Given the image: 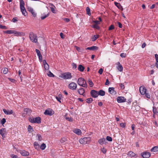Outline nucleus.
Here are the masks:
<instances>
[{"mask_svg":"<svg viewBox=\"0 0 158 158\" xmlns=\"http://www.w3.org/2000/svg\"><path fill=\"white\" fill-rule=\"evenodd\" d=\"M11 157L12 158H18L17 156L16 155H14V154L11 155Z\"/></svg>","mask_w":158,"mask_h":158,"instance_id":"nucleus-64","label":"nucleus"},{"mask_svg":"<svg viewBox=\"0 0 158 158\" xmlns=\"http://www.w3.org/2000/svg\"><path fill=\"white\" fill-rule=\"evenodd\" d=\"M20 9L23 8L24 9L25 3L24 1L23 0H20Z\"/></svg>","mask_w":158,"mask_h":158,"instance_id":"nucleus-19","label":"nucleus"},{"mask_svg":"<svg viewBox=\"0 0 158 158\" xmlns=\"http://www.w3.org/2000/svg\"><path fill=\"white\" fill-rule=\"evenodd\" d=\"M93 22L95 24L98 25L100 24V22L98 20L93 21Z\"/></svg>","mask_w":158,"mask_h":158,"instance_id":"nucleus-56","label":"nucleus"},{"mask_svg":"<svg viewBox=\"0 0 158 158\" xmlns=\"http://www.w3.org/2000/svg\"><path fill=\"white\" fill-rule=\"evenodd\" d=\"M106 139L107 140L110 142L112 141V138L109 136H107L106 138Z\"/></svg>","mask_w":158,"mask_h":158,"instance_id":"nucleus-42","label":"nucleus"},{"mask_svg":"<svg viewBox=\"0 0 158 158\" xmlns=\"http://www.w3.org/2000/svg\"><path fill=\"white\" fill-rule=\"evenodd\" d=\"M60 36L61 37V38L62 39H64V34L62 32H61L60 33Z\"/></svg>","mask_w":158,"mask_h":158,"instance_id":"nucleus-58","label":"nucleus"},{"mask_svg":"<svg viewBox=\"0 0 158 158\" xmlns=\"http://www.w3.org/2000/svg\"><path fill=\"white\" fill-rule=\"evenodd\" d=\"M86 11L87 14L89 16H90L91 13L90 12V9L89 7H87L86 8Z\"/></svg>","mask_w":158,"mask_h":158,"instance_id":"nucleus-31","label":"nucleus"},{"mask_svg":"<svg viewBox=\"0 0 158 158\" xmlns=\"http://www.w3.org/2000/svg\"><path fill=\"white\" fill-rule=\"evenodd\" d=\"M21 154L23 156H28L29 154V152L27 151L23 150L21 152Z\"/></svg>","mask_w":158,"mask_h":158,"instance_id":"nucleus-21","label":"nucleus"},{"mask_svg":"<svg viewBox=\"0 0 158 158\" xmlns=\"http://www.w3.org/2000/svg\"><path fill=\"white\" fill-rule=\"evenodd\" d=\"M54 113V112L52 109L46 110L44 112V114L45 115H48L50 116L52 115Z\"/></svg>","mask_w":158,"mask_h":158,"instance_id":"nucleus-8","label":"nucleus"},{"mask_svg":"<svg viewBox=\"0 0 158 158\" xmlns=\"http://www.w3.org/2000/svg\"><path fill=\"white\" fill-rule=\"evenodd\" d=\"M46 147V144L44 143H43L41 145L40 147V148L42 150H44L45 148Z\"/></svg>","mask_w":158,"mask_h":158,"instance_id":"nucleus-36","label":"nucleus"},{"mask_svg":"<svg viewBox=\"0 0 158 158\" xmlns=\"http://www.w3.org/2000/svg\"><path fill=\"white\" fill-rule=\"evenodd\" d=\"M121 127L123 128H124L126 126V124L124 123H122L120 124Z\"/></svg>","mask_w":158,"mask_h":158,"instance_id":"nucleus-54","label":"nucleus"},{"mask_svg":"<svg viewBox=\"0 0 158 158\" xmlns=\"http://www.w3.org/2000/svg\"><path fill=\"white\" fill-rule=\"evenodd\" d=\"M91 96L94 98H96L98 95V92L94 90H92L90 92Z\"/></svg>","mask_w":158,"mask_h":158,"instance_id":"nucleus-9","label":"nucleus"},{"mask_svg":"<svg viewBox=\"0 0 158 158\" xmlns=\"http://www.w3.org/2000/svg\"><path fill=\"white\" fill-rule=\"evenodd\" d=\"M117 101L119 103L124 102L126 101V99L123 97H118L117 98Z\"/></svg>","mask_w":158,"mask_h":158,"instance_id":"nucleus-12","label":"nucleus"},{"mask_svg":"<svg viewBox=\"0 0 158 158\" xmlns=\"http://www.w3.org/2000/svg\"><path fill=\"white\" fill-rule=\"evenodd\" d=\"M6 122V119L5 118H3L1 121V123L3 126V124Z\"/></svg>","mask_w":158,"mask_h":158,"instance_id":"nucleus-41","label":"nucleus"},{"mask_svg":"<svg viewBox=\"0 0 158 158\" xmlns=\"http://www.w3.org/2000/svg\"><path fill=\"white\" fill-rule=\"evenodd\" d=\"M25 112H26V114L29 115L31 114V109H25Z\"/></svg>","mask_w":158,"mask_h":158,"instance_id":"nucleus-34","label":"nucleus"},{"mask_svg":"<svg viewBox=\"0 0 158 158\" xmlns=\"http://www.w3.org/2000/svg\"><path fill=\"white\" fill-rule=\"evenodd\" d=\"M98 38V35H95L92 38V40L93 41H95Z\"/></svg>","mask_w":158,"mask_h":158,"instance_id":"nucleus-32","label":"nucleus"},{"mask_svg":"<svg viewBox=\"0 0 158 158\" xmlns=\"http://www.w3.org/2000/svg\"><path fill=\"white\" fill-rule=\"evenodd\" d=\"M77 86V84L73 82L71 83L69 85V88L73 90L76 89Z\"/></svg>","mask_w":158,"mask_h":158,"instance_id":"nucleus-7","label":"nucleus"},{"mask_svg":"<svg viewBox=\"0 0 158 158\" xmlns=\"http://www.w3.org/2000/svg\"><path fill=\"white\" fill-rule=\"evenodd\" d=\"M75 48H76V49L78 52H82L81 49L79 47H77V46H75Z\"/></svg>","mask_w":158,"mask_h":158,"instance_id":"nucleus-47","label":"nucleus"},{"mask_svg":"<svg viewBox=\"0 0 158 158\" xmlns=\"http://www.w3.org/2000/svg\"><path fill=\"white\" fill-rule=\"evenodd\" d=\"M98 72V73L100 74H102V72H103V69H102V68L100 69H99Z\"/></svg>","mask_w":158,"mask_h":158,"instance_id":"nucleus-57","label":"nucleus"},{"mask_svg":"<svg viewBox=\"0 0 158 158\" xmlns=\"http://www.w3.org/2000/svg\"><path fill=\"white\" fill-rule=\"evenodd\" d=\"M8 71V69L7 68H4L3 70V73L4 74H6L7 73Z\"/></svg>","mask_w":158,"mask_h":158,"instance_id":"nucleus-44","label":"nucleus"},{"mask_svg":"<svg viewBox=\"0 0 158 158\" xmlns=\"http://www.w3.org/2000/svg\"><path fill=\"white\" fill-rule=\"evenodd\" d=\"M3 110L6 114H13V111L10 109H3Z\"/></svg>","mask_w":158,"mask_h":158,"instance_id":"nucleus-14","label":"nucleus"},{"mask_svg":"<svg viewBox=\"0 0 158 158\" xmlns=\"http://www.w3.org/2000/svg\"><path fill=\"white\" fill-rule=\"evenodd\" d=\"M44 67L45 70H48L49 69V65L48 64H44Z\"/></svg>","mask_w":158,"mask_h":158,"instance_id":"nucleus-46","label":"nucleus"},{"mask_svg":"<svg viewBox=\"0 0 158 158\" xmlns=\"http://www.w3.org/2000/svg\"><path fill=\"white\" fill-rule=\"evenodd\" d=\"M37 139L39 141H40L41 140V136L40 134H38L37 135Z\"/></svg>","mask_w":158,"mask_h":158,"instance_id":"nucleus-52","label":"nucleus"},{"mask_svg":"<svg viewBox=\"0 0 158 158\" xmlns=\"http://www.w3.org/2000/svg\"><path fill=\"white\" fill-rule=\"evenodd\" d=\"M118 24L119 27L120 28H122L123 26L122 23L119 22H118Z\"/></svg>","mask_w":158,"mask_h":158,"instance_id":"nucleus-62","label":"nucleus"},{"mask_svg":"<svg viewBox=\"0 0 158 158\" xmlns=\"http://www.w3.org/2000/svg\"><path fill=\"white\" fill-rule=\"evenodd\" d=\"M157 109H152V110L154 114L158 115V112L157 111Z\"/></svg>","mask_w":158,"mask_h":158,"instance_id":"nucleus-48","label":"nucleus"},{"mask_svg":"<svg viewBox=\"0 0 158 158\" xmlns=\"http://www.w3.org/2000/svg\"><path fill=\"white\" fill-rule=\"evenodd\" d=\"M151 152H158V146H155L152 148L151 150Z\"/></svg>","mask_w":158,"mask_h":158,"instance_id":"nucleus-26","label":"nucleus"},{"mask_svg":"<svg viewBox=\"0 0 158 158\" xmlns=\"http://www.w3.org/2000/svg\"><path fill=\"white\" fill-rule=\"evenodd\" d=\"M93 27L94 28H95L97 29H99V27L98 26L97 24H94V25Z\"/></svg>","mask_w":158,"mask_h":158,"instance_id":"nucleus-55","label":"nucleus"},{"mask_svg":"<svg viewBox=\"0 0 158 158\" xmlns=\"http://www.w3.org/2000/svg\"><path fill=\"white\" fill-rule=\"evenodd\" d=\"M141 155L143 158H148L151 156V154L148 152H144Z\"/></svg>","mask_w":158,"mask_h":158,"instance_id":"nucleus-10","label":"nucleus"},{"mask_svg":"<svg viewBox=\"0 0 158 158\" xmlns=\"http://www.w3.org/2000/svg\"><path fill=\"white\" fill-rule=\"evenodd\" d=\"M63 20L66 22H68L70 21L69 19L68 18H64L63 19Z\"/></svg>","mask_w":158,"mask_h":158,"instance_id":"nucleus-61","label":"nucleus"},{"mask_svg":"<svg viewBox=\"0 0 158 158\" xmlns=\"http://www.w3.org/2000/svg\"><path fill=\"white\" fill-rule=\"evenodd\" d=\"M67 141V139L65 137H63L60 140V142L61 143H63Z\"/></svg>","mask_w":158,"mask_h":158,"instance_id":"nucleus-29","label":"nucleus"},{"mask_svg":"<svg viewBox=\"0 0 158 158\" xmlns=\"http://www.w3.org/2000/svg\"><path fill=\"white\" fill-rule=\"evenodd\" d=\"M114 28V26L113 25H110L109 28V30H111L113 29Z\"/></svg>","mask_w":158,"mask_h":158,"instance_id":"nucleus-51","label":"nucleus"},{"mask_svg":"<svg viewBox=\"0 0 158 158\" xmlns=\"http://www.w3.org/2000/svg\"><path fill=\"white\" fill-rule=\"evenodd\" d=\"M98 47L96 46H93L90 47H88L86 48V50H97L98 49Z\"/></svg>","mask_w":158,"mask_h":158,"instance_id":"nucleus-17","label":"nucleus"},{"mask_svg":"<svg viewBox=\"0 0 158 158\" xmlns=\"http://www.w3.org/2000/svg\"><path fill=\"white\" fill-rule=\"evenodd\" d=\"M84 69L85 67L81 64L79 65L78 67V70L81 72L84 71Z\"/></svg>","mask_w":158,"mask_h":158,"instance_id":"nucleus-23","label":"nucleus"},{"mask_svg":"<svg viewBox=\"0 0 158 158\" xmlns=\"http://www.w3.org/2000/svg\"><path fill=\"white\" fill-rule=\"evenodd\" d=\"M105 92L102 90H100L99 92H98V95H100L101 96H103L105 95Z\"/></svg>","mask_w":158,"mask_h":158,"instance_id":"nucleus-28","label":"nucleus"},{"mask_svg":"<svg viewBox=\"0 0 158 158\" xmlns=\"http://www.w3.org/2000/svg\"><path fill=\"white\" fill-rule=\"evenodd\" d=\"M139 91L140 94L142 95H145V96L148 98H150V95L146 93L147 89L144 87L140 86L139 88Z\"/></svg>","mask_w":158,"mask_h":158,"instance_id":"nucleus-1","label":"nucleus"},{"mask_svg":"<svg viewBox=\"0 0 158 158\" xmlns=\"http://www.w3.org/2000/svg\"><path fill=\"white\" fill-rule=\"evenodd\" d=\"M91 138L90 137H84L83 139H80L79 141L80 143L82 144H89Z\"/></svg>","mask_w":158,"mask_h":158,"instance_id":"nucleus-4","label":"nucleus"},{"mask_svg":"<svg viewBox=\"0 0 158 158\" xmlns=\"http://www.w3.org/2000/svg\"><path fill=\"white\" fill-rule=\"evenodd\" d=\"M0 28L2 29H7V27L4 26H2L0 24Z\"/></svg>","mask_w":158,"mask_h":158,"instance_id":"nucleus-49","label":"nucleus"},{"mask_svg":"<svg viewBox=\"0 0 158 158\" xmlns=\"http://www.w3.org/2000/svg\"><path fill=\"white\" fill-rule=\"evenodd\" d=\"M21 11L22 12V14L24 16H26L27 15V13L26 11V10L25 9V8H24V9L23 8H22L20 9Z\"/></svg>","mask_w":158,"mask_h":158,"instance_id":"nucleus-25","label":"nucleus"},{"mask_svg":"<svg viewBox=\"0 0 158 158\" xmlns=\"http://www.w3.org/2000/svg\"><path fill=\"white\" fill-rule=\"evenodd\" d=\"M66 119L70 122H72L73 121V119L71 117H66Z\"/></svg>","mask_w":158,"mask_h":158,"instance_id":"nucleus-45","label":"nucleus"},{"mask_svg":"<svg viewBox=\"0 0 158 158\" xmlns=\"http://www.w3.org/2000/svg\"><path fill=\"white\" fill-rule=\"evenodd\" d=\"M27 9L28 11L31 13L34 17H35L36 16V13L34 11L33 8L31 7H28Z\"/></svg>","mask_w":158,"mask_h":158,"instance_id":"nucleus-11","label":"nucleus"},{"mask_svg":"<svg viewBox=\"0 0 158 158\" xmlns=\"http://www.w3.org/2000/svg\"><path fill=\"white\" fill-rule=\"evenodd\" d=\"M34 146L35 148L36 149L38 150L39 148V145L37 142H34Z\"/></svg>","mask_w":158,"mask_h":158,"instance_id":"nucleus-30","label":"nucleus"},{"mask_svg":"<svg viewBox=\"0 0 158 158\" xmlns=\"http://www.w3.org/2000/svg\"><path fill=\"white\" fill-rule=\"evenodd\" d=\"M73 132L78 135H81V130L79 129H75L73 130Z\"/></svg>","mask_w":158,"mask_h":158,"instance_id":"nucleus-15","label":"nucleus"},{"mask_svg":"<svg viewBox=\"0 0 158 158\" xmlns=\"http://www.w3.org/2000/svg\"><path fill=\"white\" fill-rule=\"evenodd\" d=\"M120 56L122 57H125L126 56V54L124 53H122L120 54Z\"/></svg>","mask_w":158,"mask_h":158,"instance_id":"nucleus-53","label":"nucleus"},{"mask_svg":"<svg viewBox=\"0 0 158 158\" xmlns=\"http://www.w3.org/2000/svg\"><path fill=\"white\" fill-rule=\"evenodd\" d=\"M156 62H158V55L157 54H155V55Z\"/></svg>","mask_w":158,"mask_h":158,"instance_id":"nucleus-59","label":"nucleus"},{"mask_svg":"<svg viewBox=\"0 0 158 158\" xmlns=\"http://www.w3.org/2000/svg\"><path fill=\"white\" fill-rule=\"evenodd\" d=\"M117 69L120 72L122 71L123 70V67L121 64H120L118 66Z\"/></svg>","mask_w":158,"mask_h":158,"instance_id":"nucleus-37","label":"nucleus"},{"mask_svg":"<svg viewBox=\"0 0 158 158\" xmlns=\"http://www.w3.org/2000/svg\"><path fill=\"white\" fill-rule=\"evenodd\" d=\"M14 34H15V35L16 36L24 35H25V33H23L17 31L15 30V32L14 33Z\"/></svg>","mask_w":158,"mask_h":158,"instance_id":"nucleus-22","label":"nucleus"},{"mask_svg":"<svg viewBox=\"0 0 158 158\" xmlns=\"http://www.w3.org/2000/svg\"><path fill=\"white\" fill-rule=\"evenodd\" d=\"M106 140V139L105 138H102L99 139L98 141V142L101 145H102L105 143Z\"/></svg>","mask_w":158,"mask_h":158,"instance_id":"nucleus-18","label":"nucleus"},{"mask_svg":"<svg viewBox=\"0 0 158 158\" xmlns=\"http://www.w3.org/2000/svg\"><path fill=\"white\" fill-rule=\"evenodd\" d=\"M135 154L132 151L129 152L127 154V155L131 157L134 156Z\"/></svg>","mask_w":158,"mask_h":158,"instance_id":"nucleus-27","label":"nucleus"},{"mask_svg":"<svg viewBox=\"0 0 158 158\" xmlns=\"http://www.w3.org/2000/svg\"><path fill=\"white\" fill-rule=\"evenodd\" d=\"M29 121L32 123L40 124L41 122V118L40 117L35 118H29Z\"/></svg>","mask_w":158,"mask_h":158,"instance_id":"nucleus-3","label":"nucleus"},{"mask_svg":"<svg viewBox=\"0 0 158 158\" xmlns=\"http://www.w3.org/2000/svg\"><path fill=\"white\" fill-rule=\"evenodd\" d=\"M77 83L79 85L82 86V87L86 88L87 85L86 81L83 78L81 77L78 79Z\"/></svg>","mask_w":158,"mask_h":158,"instance_id":"nucleus-2","label":"nucleus"},{"mask_svg":"<svg viewBox=\"0 0 158 158\" xmlns=\"http://www.w3.org/2000/svg\"><path fill=\"white\" fill-rule=\"evenodd\" d=\"M119 85L122 89H124V88H125L124 86V85L122 83L120 84Z\"/></svg>","mask_w":158,"mask_h":158,"instance_id":"nucleus-60","label":"nucleus"},{"mask_svg":"<svg viewBox=\"0 0 158 158\" xmlns=\"http://www.w3.org/2000/svg\"><path fill=\"white\" fill-rule=\"evenodd\" d=\"M115 5L119 9L121 6L120 3L115 2H114Z\"/></svg>","mask_w":158,"mask_h":158,"instance_id":"nucleus-39","label":"nucleus"},{"mask_svg":"<svg viewBox=\"0 0 158 158\" xmlns=\"http://www.w3.org/2000/svg\"><path fill=\"white\" fill-rule=\"evenodd\" d=\"M49 16V14H47V15H45L44 16H41V19L43 20L48 17Z\"/></svg>","mask_w":158,"mask_h":158,"instance_id":"nucleus-43","label":"nucleus"},{"mask_svg":"<svg viewBox=\"0 0 158 158\" xmlns=\"http://www.w3.org/2000/svg\"><path fill=\"white\" fill-rule=\"evenodd\" d=\"M6 129L3 128L0 130V134L3 138L5 137V134L6 133Z\"/></svg>","mask_w":158,"mask_h":158,"instance_id":"nucleus-13","label":"nucleus"},{"mask_svg":"<svg viewBox=\"0 0 158 158\" xmlns=\"http://www.w3.org/2000/svg\"><path fill=\"white\" fill-rule=\"evenodd\" d=\"M88 83L90 87H92L93 86L94 84L92 82V81L90 79H89L88 80Z\"/></svg>","mask_w":158,"mask_h":158,"instance_id":"nucleus-38","label":"nucleus"},{"mask_svg":"<svg viewBox=\"0 0 158 158\" xmlns=\"http://www.w3.org/2000/svg\"><path fill=\"white\" fill-rule=\"evenodd\" d=\"M102 151L103 153L105 154L106 152V150L105 149L103 148L102 149Z\"/></svg>","mask_w":158,"mask_h":158,"instance_id":"nucleus-63","label":"nucleus"},{"mask_svg":"<svg viewBox=\"0 0 158 158\" xmlns=\"http://www.w3.org/2000/svg\"><path fill=\"white\" fill-rule=\"evenodd\" d=\"M114 87H110L108 89L109 92L112 94H115L116 92L114 90Z\"/></svg>","mask_w":158,"mask_h":158,"instance_id":"nucleus-16","label":"nucleus"},{"mask_svg":"<svg viewBox=\"0 0 158 158\" xmlns=\"http://www.w3.org/2000/svg\"><path fill=\"white\" fill-rule=\"evenodd\" d=\"M15 30H7L3 31V32L8 34H14Z\"/></svg>","mask_w":158,"mask_h":158,"instance_id":"nucleus-24","label":"nucleus"},{"mask_svg":"<svg viewBox=\"0 0 158 158\" xmlns=\"http://www.w3.org/2000/svg\"><path fill=\"white\" fill-rule=\"evenodd\" d=\"M93 101L92 98H89L87 99L86 100V102L88 103H91Z\"/></svg>","mask_w":158,"mask_h":158,"instance_id":"nucleus-35","label":"nucleus"},{"mask_svg":"<svg viewBox=\"0 0 158 158\" xmlns=\"http://www.w3.org/2000/svg\"><path fill=\"white\" fill-rule=\"evenodd\" d=\"M48 76L50 77H53L54 76V74L52 73L50 71L49 73L47 74Z\"/></svg>","mask_w":158,"mask_h":158,"instance_id":"nucleus-40","label":"nucleus"},{"mask_svg":"<svg viewBox=\"0 0 158 158\" xmlns=\"http://www.w3.org/2000/svg\"><path fill=\"white\" fill-rule=\"evenodd\" d=\"M61 77L64 79H68L71 78L72 76L70 73L67 72L61 74Z\"/></svg>","mask_w":158,"mask_h":158,"instance_id":"nucleus-6","label":"nucleus"},{"mask_svg":"<svg viewBox=\"0 0 158 158\" xmlns=\"http://www.w3.org/2000/svg\"><path fill=\"white\" fill-rule=\"evenodd\" d=\"M72 66L73 69H76L77 68L76 64L74 63L72 64Z\"/></svg>","mask_w":158,"mask_h":158,"instance_id":"nucleus-50","label":"nucleus"},{"mask_svg":"<svg viewBox=\"0 0 158 158\" xmlns=\"http://www.w3.org/2000/svg\"><path fill=\"white\" fill-rule=\"evenodd\" d=\"M28 131L30 132H32L33 131L32 127L30 125H29L28 127Z\"/></svg>","mask_w":158,"mask_h":158,"instance_id":"nucleus-33","label":"nucleus"},{"mask_svg":"<svg viewBox=\"0 0 158 158\" xmlns=\"http://www.w3.org/2000/svg\"><path fill=\"white\" fill-rule=\"evenodd\" d=\"M29 38L30 40L34 43H36L37 42V36L33 32H31L29 34Z\"/></svg>","mask_w":158,"mask_h":158,"instance_id":"nucleus-5","label":"nucleus"},{"mask_svg":"<svg viewBox=\"0 0 158 158\" xmlns=\"http://www.w3.org/2000/svg\"><path fill=\"white\" fill-rule=\"evenodd\" d=\"M85 90L83 88H81L79 89L78 90V93L81 95H82L83 96H84V93L85 92Z\"/></svg>","mask_w":158,"mask_h":158,"instance_id":"nucleus-20","label":"nucleus"}]
</instances>
